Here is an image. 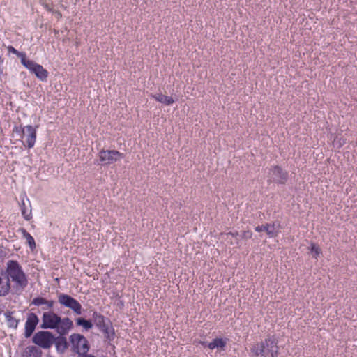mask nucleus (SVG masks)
Segmentation results:
<instances>
[{"mask_svg": "<svg viewBox=\"0 0 357 357\" xmlns=\"http://www.w3.org/2000/svg\"><path fill=\"white\" fill-rule=\"evenodd\" d=\"M73 321L68 317L61 318L52 311L45 312L42 317L40 328L43 329H55L57 333H69L73 328Z\"/></svg>", "mask_w": 357, "mask_h": 357, "instance_id": "1", "label": "nucleus"}, {"mask_svg": "<svg viewBox=\"0 0 357 357\" xmlns=\"http://www.w3.org/2000/svg\"><path fill=\"white\" fill-rule=\"evenodd\" d=\"M6 273L7 274L6 282L0 286V296H6L10 289V279L25 273L19 264L15 260H8L6 263Z\"/></svg>", "mask_w": 357, "mask_h": 357, "instance_id": "2", "label": "nucleus"}, {"mask_svg": "<svg viewBox=\"0 0 357 357\" xmlns=\"http://www.w3.org/2000/svg\"><path fill=\"white\" fill-rule=\"evenodd\" d=\"M71 351L77 354L79 357L88 355L90 349V344L88 340L82 334L73 333L69 337Z\"/></svg>", "mask_w": 357, "mask_h": 357, "instance_id": "3", "label": "nucleus"}, {"mask_svg": "<svg viewBox=\"0 0 357 357\" xmlns=\"http://www.w3.org/2000/svg\"><path fill=\"white\" fill-rule=\"evenodd\" d=\"M92 319L96 326L103 333L105 337L111 341L114 337V330L110 320L98 312H93Z\"/></svg>", "mask_w": 357, "mask_h": 357, "instance_id": "4", "label": "nucleus"}, {"mask_svg": "<svg viewBox=\"0 0 357 357\" xmlns=\"http://www.w3.org/2000/svg\"><path fill=\"white\" fill-rule=\"evenodd\" d=\"M54 342V335L47 331H40L36 333L32 337V342L44 349H49Z\"/></svg>", "mask_w": 357, "mask_h": 357, "instance_id": "5", "label": "nucleus"}, {"mask_svg": "<svg viewBox=\"0 0 357 357\" xmlns=\"http://www.w3.org/2000/svg\"><path fill=\"white\" fill-rule=\"evenodd\" d=\"M58 302L69 309H70L75 314L80 315L82 313V305L75 298L70 295L65 294H60L58 296Z\"/></svg>", "mask_w": 357, "mask_h": 357, "instance_id": "6", "label": "nucleus"}, {"mask_svg": "<svg viewBox=\"0 0 357 357\" xmlns=\"http://www.w3.org/2000/svg\"><path fill=\"white\" fill-rule=\"evenodd\" d=\"M98 156L102 165H111L123 158V154L116 150H101Z\"/></svg>", "mask_w": 357, "mask_h": 357, "instance_id": "7", "label": "nucleus"}, {"mask_svg": "<svg viewBox=\"0 0 357 357\" xmlns=\"http://www.w3.org/2000/svg\"><path fill=\"white\" fill-rule=\"evenodd\" d=\"M269 175L271 181L278 184H285L289 178L288 172L278 165L270 169Z\"/></svg>", "mask_w": 357, "mask_h": 357, "instance_id": "8", "label": "nucleus"}, {"mask_svg": "<svg viewBox=\"0 0 357 357\" xmlns=\"http://www.w3.org/2000/svg\"><path fill=\"white\" fill-rule=\"evenodd\" d=\"M255 230L257 232L266 231L269 237H275L280 231V225L279 222H274L271 224L258 225Z\"/></svg>", "mask_w": 357, "mask_h": 357, "instance_id": "9", "label": "nucleus"}, {"mask_svg": "<svg viewBox=\"0 0 357 357\" xmlns=\"http://www.w3.org/2000/svg\"><path fill=\"white\" fill-rule=\"evenodd\" d=\"M38 322L39 319L35 313L31 312L28 314L24 334L26 338H29L32 335Z\"/></svg>", "mask_w": 357, "mask_h": 357, "instance_id": "10", "label": "nucleus"}, {"mask_svg": "<svg viewBox=\"0 0 357 357\" xmlns=\"http://www.w3.org/2000/svg\"><path fill=\"white\" fill-rule=\"evenodd\" d=\"M22 137H26V146L29 149L34 146L36 140V128L31 125L24 126L22 130Z\"/></svg>", "mask_w": 357, "mask_h": 357, "instance_id": "11", "label": "nucleus"}, {"mask_svg": "<svg viewBox=\"0 0 357 357\" xmlns=\"http://www.w3.org/2000/svg\"><path fill=\"white\" fill-rule=\"evenodd\" d=\"M264 350H266V356L270 354V357H278V340L273 336L268 337L263 342Z\"/></svg>", "mask_w": 357, "mask_h": 357, "instance_id": "12", "label": "nucleus"}, {"mask_svg": "<svg viewBox=\"0 0 357 357\" xmlns=\"http://www.w3.org/2000/svg\"><path fill=\"white\" fill-rule=\"evenodd\" d=\"M13 282V289L17 294H21L28 285V278L25 273L10 279Z\"/></svg>", "mask_w": 357, "mask_h": 357, "instance_id": "13", "label": "nucleus"}, {"mask_svg": "<svg viewBox=\"0 0 357 357\" xmlns=\"http://www.w3.org/2000/svg\"><path fill=\"white\" fill-rule=\"evenodd\" d=\"M57 333L59 335L55 337V342H54V344H55L56 351L59 354H64L70 344V343L68 342L66 337H65V335L68 333H65L63 334L60 332Z\"/></svg>", "mask_w": 357, "mask_h": 357, "instance_id": "14", "label": "nucleus"}, {"mask_svg": "<svg viewBox=\"0 0 357 357\" xmlns=\"http://www.w3.org/2000/svg\"><path fill=\"white\" fill-rule=\"evenodd\" d=\"M27 202H29V199ZM20 210L22 216L26 220H30L32 218V213L31 209V204L29 203V205H26L24 200L23 199L20 204Z\"/></svg>", "mask_w": 357, "mask_h": 357, "instance_id": "15", "label": "nucleus"}, {"mask_svg": "<svg viewBox=\"0 0 357 357\" xmlns=\"http://www.w3.org/2000/svg\"><path fill=\"white\" fill-rule=\"evenodd\" d=\"M152 97L157 101L166 105H171L174 102V100L172 97L163 95L161 93L152 95Z\"/></svg>", "mask_w": 357, "mask_h": 357, "instance_id": "16", "label": "nucleus"}, {"mask_svg": "<svg viewBox=\"0 0 357 357\" xmlns=\"http://www.w3.org/2000/svg\"><path fill=\"white\" fill-rule=\"evenodd\" d=\"M251 352L255 355V356L266 357L263 342L255 344L251 348Z\"/></svg>", "mask_w": 357, "mask_h": 357, "instance_id": "17", "label": "nucleus"}, {"mask_svg": "<svg viewBox=\"0 0 357 357\" xmlns=\"http://www.w3.org/2000/svg\"><path fill=\"white\" fill-rule=\"evenodd\" d=\"M20 231L22 233L23 237L26 240V243L29 245L30 249L33 250L36 248V243L33 236L24 228L20 229Z\"/></svg>", "mask_w": 357, "mask_h": 357, "instance_id": "18", "label": "nucleus"}, {"mask_svg": "<svg viewBox=\"0 0 357 357\" xmlns=\"http://www.w3.org/2000/svg\"><path fill=\"white\" fill-rule=\"evenodd\" d=\"M77 326H82L85 331H89L93 328V323L91 320L85 319L83 317H77L75 319Z\"/></svg>", "mask_w": 357, "mask_h": 357, "instance_id": "19", "label": "nucleus"}, {"mask_svg": "<svg viewBox=\"0 0 357 357\" xmlns=\"http://www.w3.org/2000/svg\"><path fill=\"white\" fill-rule=\"evenodd\" d=\"M227 344V341L222 338H215L211 342L208 344V347L210 349H214L215 348H221L224 349Z\"/></svg>", "mask_w": 357, "mask_h": 357, "instance_id": "20", "label": "nucleus"}, {"mask_svg": "<svg viewBox=\"0 0 357 357\" xmlns=\"http://www.w3.org/2000/svg\"><path fill=\"white\" fill-rule=\"evenodd\" d=\"M41 81H45L48 76V72L41 65L36 66V70L33 73Z\"/></svg>", "mask_w": 357, "mask_h": 357, "instance_id": "21", "label": "nucleus"}, {"mask_svg": "<svg viewBox=\"0 0 357 357\" xmlns=\"http://www.w3.org/2000/svg\"><path fill=\"white\" fill-rule=\"evenodd\" d=\"M13 312H6L4 315L6 317V320L7 322V325L10 328H17L18 326L19 321L15 318L12 317Z\"/></svg>", "mask_w": 357, "mask_h": 357, "instance_id": "22", "label": "nucleus"}, {"mask_svg": "<svg viewBox=\"0 0 357 357\" xmlns=\"http://www.w3.org/2000/svg\"><path fill=\"white\" fill-rule=\"evenodd\" d=\"M21 63L33 73L35 72L36 70V66L38 65L33 61L26 59V57L22 58Z\"/></svg>", "mask_w": 357, "mask_h": 357, "instance_id": "23", "label": "nucleus"}, {"mask_svg": "<svg viewBox=\"0 0 357 357\" xmlns=\"http://www.w3.org/2000/svg\"><path fill=\"white\" fill-rule=\"evenodd\" d=\"M7 49H8V53H12V54H15L18 58L20 59L21 61H22V58H25L26 57V53L25 52H19L18 50H17L13 46H10V45L8 46Z\"/></svg>", "mask_w": 357, "mask_h": 357, "instance_id": "24", "label": "nucleus"}, {"mask_svg": "<svg viewBox=\"0 0 357 357\" xmlns=\"http://www.w3.org/2000/svg\"><path fill=\"white\" fill-rule=\"evenodd\" d=\"M310 250L313 257L317 258L321 254V248L315 243H312L310 246Z\"/></svg>", "mask_w": 357, "mask_h": 357, "instance_id": "25", "label": "nucleus"}, {"mask_svg": "<svg viewBox=\"0 0 357 357\" xmlns=\"http://www.w3.org/2000/svg\"><path fill=\"white\" fill-rule=\"evenodd\" d=\"M47 303V300L43 297H36L34 298L31 302V303L36 306H40L46 304Z\"/></svg>", "mask_w": 357, "mask_h": 357, "instance_id": "26", "label": "nucleus"}, {"mask_svg": "<svg viewBox=\"0 0 357 357\" xmlns=\"http://www.w3.org/2000/svg\"><path fill=\"white\" fill-rule=\"evenodd\" d=\"M241 236L243 239H250L252 236V233L250 231H245L242 233Z\"/></svg>", "mask_w": 357, "mask_h": 357, "instance_id": "27", "label": "nucleus"}, {"mask_svg": "<svg viewBox=\"0 0 357 357\" xmlns=\"http://www.w3.org/2000/svg\"><path fill=\"white\" fill-rule=\"evenodd\" d=\"M54 304V301H47V303H46V304H45V307H43L42 309L43 310H47L48 309H50L53 307Z\"/></svg>", "mask_w": 357, "mask_h": 357, "instance_id": "28", "label": "nucleus"}, {"mask_svg": "<svg viewBox=\"0 0 357 357\" xmlns=\"http://www.w3.org/2000/svg\"><path fill=\"white\" fill-rule=\"evenodd\" d=\"M226 235H227V239H228L229 237L231 236L235 238L236 244H238V238H237V236H238V233L237 231L229 232Z\"/></svg>", "mask_w": 357, "mask_h": 357, "instance_id": "29", "label": "nucleus"}, {"mask_svg": "<svg viewBox=\"0 0 357 357\" xmlns=\"http://www.w3.org/2000/svg\"><path fill=\"white\" fill-rule=\"evenodd\" d=\"M3 62V59H2V57L0 56V76L3 74V68L2 67V63Z\"/></svg>", "mask_w": 357, "mask_h": 357, "instance_id": "30", "label": "nucleus"}, {"mask_svg": "<svg viewBox=\"0 0 357 357\" xmlns=\"http://www.w3.org/2000/svg\"><path fill=\"white\" fill-rule=\"evenodd\" d=\"M200 343H201V344H202V346H204V347H208V343L207 342H204V341H203V342H201Z\"/></svg>", "mask_w": 357, "mask_h": 357, "instance_id": "31", "label": "nucleus"}, {"mask_svg": "<svg viewBox=\"0 0 357 357\" xmlns=\"http://www.w3.org/2000/svg\"><path fill=\"white\" fill-rule=\"evenodd\" d=\"M36 349V347H29V350H30V351H33V349Z\"/></svg>", "mask_w": 357, "mask_h": 357, "instance_id": "32", "label": "nucleus"}, {"mask_svg": "<svg viewBox=\"0 0 357 357\" xmlns=\"http://www.w3.org/2000/svg\"><path fill=\"white\" fill-rule=\"evenodd\" d=\"M15 131H16V132H20V130H19V128H18L15 127Z\"/></svg>", "mask_w": 357, "mask_h": 357, "instance_id": "33", "label": "nucleus"}, {"mask_svg": "<svg viewBox=\"0 0 357 357\" xmlns=\"http://www.w3.org/2000/svg\"><path fill=\"white\" fill-rule=\"evenodd\" d=\"M1 282H2V279H1V278L0 277V286L1 285Z\"/></svg>", "mask_w": 357, "mask_h": 357, "instance_id": "34", "label": "nucleus"}, {"mask_svg": "<svg viewBox=\"0 0 357 357\" xmlns=\"http://www.w3.org/2000/svg\"><path fill=\"white\" fill-rule=\"evenodd\" d=\"M1 312H2V310H0V314H1Z\"/></svg>", "mask_w": 357, "mask_h": 357, "instance_id": "35", "label": "nucleus"}]
</instances>
